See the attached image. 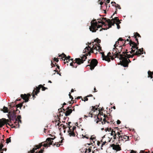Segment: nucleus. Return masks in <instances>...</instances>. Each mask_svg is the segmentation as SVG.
Here are the masks:
<instances>
[{"mask_svg":"<svg viewBox=\"0 0 153 153\" xmlns=\"http://www.w3.org/2000/svg\"><path fill=\"white\" fill-rule=\"evenodd\" d=\"M120 23H116V24L117 25V29H119L120 28V25H119V24Z\"/></svg>","mask_w":153,"mask_h":153,"instance_id":"nucleus-43","label":"nucleus"},{"mask_svg":"<svg viewBox=\"0 0 153 153\" xmlns=\"http://www.w3.org/2000/svg\"><path fill=\"white\" fill-rule=\"evenodd\" d=\"M16 111L13 110V113L10 115V118L9 117V118L10 120V123L11 122V120H12L13 121H17V118H16Z\"/></svg>","mask_w":153,"mask_h":153,"instance_id":"nucleus-17","label":"nucleus"},{"mask_svg":"<svg viewBox=\"0 0 153 153\" xmlns=\"http://www.w3.org/2000/svg\"><path fill=\"white\" fill-rule=\"evenodd\" d=\"M55 138V137L53 138L51 137H48L47 138L46 140L43 143L42 146L45 147H50L51 145L52 144L53 141L52 140Z\"/></svg>","mask_w":153,"mask_h":153,"instance_id":"nucleus-5","label":"nucleus"},{"mask_svg":"<svg viewBox=\"0 0 153 153\" xmlns=\"http://www.w3.org/2000/svg\"><path fill=\"white\" fill-rule=\"evenodd\" d=\"M62 110L64 111H65V109L63 108H60L59 109L58 111H59V112L60 113L59 115L60 116H61V112H62Z\"/></svg>","mask_w":153,"mask_h":153,"instance_id":"nucleus-37","label":"nucleus"},{"mask_svg":"<svg viewBox=\"0 0 153 153\" xmlns=\"http://www.w3.org/2000/svg\"><path fill=\"white\" fill-rule=\"evenodd\" d=\"M94 50H96L97 51H98L100 52L102 51L101 47L99 43H96V46L93 45L92 48H91V53H94Z\"/></svg>","mask_w":153,"mask_h":153,"instance_id":"nucleus-12","label":"nucleus"},{"mask_svg":"<svg viewBox=\"0 0 153 153\" xmlns=\"http://www.w3.org/2000/svg\"><path fill=\"white\" fill-rule=\"evenodd\" d=\"M100 142L99 141H97V145H98V146H100Z\"/></svg>","mask_w":153,"mask_h":153,"instance_id":"nucleus-61","label":"nucleus"},{"mask_svg":"<svg viewBox=\"0 0 153 153\" xmlns=\"http://www.w3.org/2000/svg\"><path fill=\"white\" fill-rule=\"evenodd\" d=\"M95 22H96V19H94V20H93V21H91V23Z\"/></svg>","mask_w":153,"mask_h":153,"instance_id":"nucleus-59","label":"nucleus"},{"mask_svg":"<svg viewBox=\"0 0 153 153\" xmlns=\"http://www.w3.org/2000/svg\"><path fill=\"white\" fill-rule=\"evenodd\" d=\"M4 145L2 143H1L0 145V148H2Z\"/></svg>","mask_w":153,"mask_h":153,"instance_id":"nucleus-58","label":"nucleus"},{"mask_svg":"<svg viewBox=\"0 0 153 153\" xmlns=\"http://www.w3.org/2000/svg\"><path fill=\"white\" fill-rule=\"evenodd\" d=\"M2 111L4 112V113H7L8 112V108L7 107H6L5 106H4L3 107V110H2Z\"/></svg>","mask_w":153,"mask_h":153,"instance_id":"nucleus-33","label":"nucleus"},{"mask_svg":"<svg viewBox=\"0 0 153 153\" xmlns=\"http://www.w3.org/2000/svg\"><path fill=\"white\" fill-rule=\"evenodd\" d=\"M121 135H118L117 136V138H118L119 139V141H120L121 140Z\"/></svg>","mask_w":153,"mask_h":153,"instance_id":"nucleus-45","label":"nucleus"},{"mask_svg":"<svg viewBox=\"0 0 153 153\" xmlns=\"http://www.w3.org/2000/svg\"><path fill=\"white\" fill-rule=\"evenodd\" d=\"M121 138V140H123V139L125 140V141L128 140L129 139L128 136L124 135L123 133H121V136L120 137Z\"/></svg>","mask_w":153,"mask_h":153,"instance_id":"nucleus-28","label":"nucleus"},{"mask_svg":"<svg viewBox=\"0 0 153 153\" xmlns=\"http://www.w3.org/2000/svg\"><path fill=\"white\" fill-rule=\"evenodd\" d=\"M81 57V58H76L74 61H73V60L72 61V62L70 63V65L72 66L74 68H76L77 67L76 65H80L81 64L83 63L86 59H87V57L85 55Z\"/></svg>","mask_w":153,"mask_h":153,"instance_id":"nucleus-3","label":"nucleus"},{"mask_svg":"<svg viewBox=\"0 0 153 153\" xmlns=\"http://www.w3.org/2000/svg\"><path fill=\"white\" fill-rule=\"evenodd\" d=\"M111 128H105V130L106 131H111Z\"/></svg>","mask_w":153,"mask_h":153,"instance_id":"nucleus-41","label":"nucleus"},{"mask_svg":"<svg viewBox=\"0 0 153 153\" xmlns=\"http://www.w3.org/2000/svg\"><path fill=\"white\" fill-rule=\"evenodd\" d=\"M103 117L104 118L102 120V121H101V123L102 125H104L106 123L108 124H114L113 123L114 120H113L111 119V118L110 119V118L108 117L107 115L104 114L103 115Z\"/></svg>","mask_w":153,"mask_h":153,"instance_id":"nucleus-8","label":"nucleus"},{"mask_svg":"<svg viewBox=\"0 0 153 153\" xmlns=\"http://www.w3.org/2000/svg\"><path fill=\"white\" fill-rule=\"evenodd\" d=\"M111 3L112 4V5L113 6H114L115 7V6H116V3L115 2H111Z\"/></svg>","mask_w":153,"mask_h":153,"instance_id":"nucleus-49","label":"nucleus"},{"mask_svg":"<svg viewBox=\"0 0 153 153\" xmlns=\"http://www.w3.org/2000/svg\"><path fill=\"white\" fill-rule=\"evenodd\" d=\"M106 143V142L105 141L104 142H103V143H102V144L101 145V148H102L103 146V145H105V144ZM101 149H102V148H101Z\"/></svg>","mask_w":153,"mask_h":153,"instance_id":"nucleus-48","label":"nucleus"},{"mask_svg":"<svg viewBox=\"0 0 153 153\" xmlns=\"http://www.w3.org/2000/svg\"><path fill=\"white\" fill-rule=\"evenodd\" d=\"M107 56H111V53L110 52H109L108 53V54H107Z\"/></svg>","mask_w":153,"mask_h":153,"instance_id":"nucleus-55","label":"nucleus"},{"mask_svg":"<svg viewBox=\"0 0 153 153\" xmlns=\"http://www.w3.org/2000/svg\"><path fill=\"white\" fill-rule=\"evenodd\" d=\"M103 113L102 112H99V113L97 116V119L96 121V123H98L99 122H101V121H102V118L101 117V116H103Z\"/></svg>","mask_w":153,"mask_h":153,"instance_id":"nucleus-21","label":"nucleus"},{"mask_svg":"<svg viewBox=\"0 0 153 153\" xmlns=\"http://www.w3.org/2000/svg\"><path fill=\"white\" fill-rule=\"evenodd\" d=\"M101 19L102 20H103V21H105V22H106L108 23V25H107V27H106V26H105V27H104L103 28H102V29L105 30H107L109 28H109V22H108V19H107L106 18H104V17L101 18Z\"/></svg>","mask_w":153,"mask_h":153,"instance_id":"nucleus-26","label":"nucleus"},{"mask_svg":"<svg viewBox=\"0 0 153 153\" xmlns=\"http://www.w3.org/2000/svg\"><path fill=\"white\" fill-rule=\"evenodd\" d=\"M56 146L57 147H59V146H60V144H58V143H57V144H56Z\"/></svg>","mask_w":153,"mask_h":153,"instance_id":"nucleus-63","label":"nucleus"},{"mask_svg":"<svg viewBox=\"0 0 153 153\" xmlns=\"http://www.w3.org/2000/svg\"><path fill=\"white\" fill-rule=\"evenodd\" d=\"M115 7L116 8V11L115 12V13L113 14V15H114V14H116L117 13V8L120 9H121V7L120 6V5L118 4H117L116 6H115Z\"/></svg>","mask_w":153,"mask_h":153,"instance_id":"nucleus-30","label":"nucleus"},{"mask_svg":"<svg viewBox=\"0 0 153 153\" xmlns=\"http://www.w3.org/2000/svg\"><path fill=\"white\" fill-rule=\"evenodd\" d=\"M16 118H17V121L18 120H21L20 119L21 118V116L20 115H18Z\"/></svg>","mask_w":153,"mask_h":153,"instance_id":"nucleus-44","label":"nucleus"},{"mask_svg":"<svg viewBox=\"0 0 153 153\" xmlns=\"http://www.w3.org/2000/svg\"><path fill=\"white\" fill-rule=\"evenodd\" d=\"M62 127L64 129H65L67 128V127L63 125Z\"/></svg>","mask_w":153,"mask_h":153,"instance_id":"nucleus-62","label":"nucleus"},{"mask_svg":"<svg viewBox=\"0 0 153 153\" xmlns=\"http://www.w3.org/2000/svg\"><path fill=\"white\" fill-rule=\"evenodd\" d=\"M31 96V95L30 94H22L21 95V97L24 100L25 102H27L29 101V99Z\"/></svg>","mask_w":153,"mask_h":153,"instance_id":"nucleus-15","label":"nucleus"},{"mask_svg":"<svg viewBox=\"0 0 153 153\" xmlns=\"http://www.w3.org/2000/svg\"><path fill=\"white\" fill-rule=\"evenodd\" d=\"M94 42H97V43H100L101 42V40L98 39V38H97L94 40Z\"/></svg>","mask_w":153,"mask_h":153,"instance_id":"nucleus-40","label":"nucleus"},{"mask_svg":"<svg viewBox=\"0 0 153 153\" xmlns=\"http://www.w3.org/2000/svg\"><path fill=\"white\" fill-rule=\"evenodd\" d=\"M44 148H43L42 149H41L40 151H39L37 153H43L44 152Z\"/></svg>","mask_w":153,"mask_h":153,"instance_id":"nucleus-42","label":"nucleus"},{"mask_svg":"<svg viewBox=\"0 0 153 153\" xmlns=\"http://www.w3.org/2000/svg\"><path fill=\"white\" fill-rule=\"evenodd\" d=\"M92 142H93L92 141V140H90V143H87L86 144V145H88L89 146L91 144H92L91 143H92Z\"/></svg>","mask_w":153,"mask_h":153,"instance_id":"nucleus-60","label":"nucleus"},{"mask_svg":"<svg viewBox=\"0 0 153 153\" xmlns=\"http://www.w3.org/2000/svg\"><path fill=\"white\" fill-rule=\"evenodd\" d=\"M128 44H129L130 46H131V50L129 51V53L131 54L134 53L136 50L138 49V45H137L136 43L133 42L132 40H130Z\"/></svg>","mask_w":153,"mask_h":153,"instance_id":"nucleus-7","label":"nucleus"},{"mask_svg":"<svg viewBox=\"0 0 153 153\" xmlns=\"http://www.w3.org/2000/svg\"><path fill=\"white\" fill-rule=\"evenodd\" d=\"M101 53L102 54V57L103 60H105L108 62L111 61L110 57L107 56H105L104 52H102Z\"/></svg>","mask_w":153,"mask_h":153,"instance_id":"nucleus-24","label":"nucleus"},{"mask_svg":"<svg viewBox=\"0 0 153 153\" xmlns=\"http://www.w3.org/2000/svg\"><path fill=\"white\" fill-rule=\"evenodd\" d=\"M92 108L91 109V111L90 112L89 114V116H87L86 115H85V116L86 117H92L93 116V114L92 113L93 112H94L95 110H97L98 109L97 108H95V106H92Z\"/></svg>","mask_w":153,"mask_h":153,"instance_id":"nucleus-23","label":"nucleus"},{"mask_svg":"<svg viewBox=\"0 0 153 153\" xmlns=\"http://www.w3.org/2000/svg\"><path fill=\"white\" fill-rule=\"evenodd\" d=\"M134 38H138V37H141V36H140L139 34L138 33H137V32L136 33H135V34L134 35Z\"/></svg>","mask_w":153,"mask_h":153,"instance_id":"nucleus-35","label":"nucleus"},{"mask_svg":"<svg viewBox=\"0 0 153 153\" xmlns=\"http://www.w3.org/2000/svg\"><path fill=\"white\" fill-rule=\"evenodd\" d=\"M112 53L113 55L112 56H110V57L111 58V59L112 60H114V58L117 57L119 59L120 55L122 54V53H118V52H117L115 53V51L114 52L113 51V52Z\"/></svg>","mask_w":153,"mask_h":153,"instance_id":"nucleus-16","label":"nucleus"},{"mask_svg":"<svg viewBox=\"0 0 153 153\" xmlns=\"http://www.w3.org/2000/svg\"><path fill=\"white\" fill-rule=\"evenodd\" d=\"M81 98H82V101H83V99L82 98V97L81 96H80V97H78L77 98V99H80Z\"/></svg>","mask_w":153,"mask_h":153,"instance_id":"nucleus-57","label":"nucleus"},{"mask_svg":"<svg viewBox=\"0 0 153 153\" xmlns=\"http://www.w3.org/2000/svg\"><path fill=\"white\" fill-rule=\"evenodd\" d=\"M111 146L112 147L113 149L117 151H120L121 150V147L119 145H115L113 144L111 145Z\"/></svg>","mask_w":153,"mask_h":153,"instance_id":"nucleus-22","label":"nucleus"},{"mask_svg":"<svg viewBox=\"0 0 153 153\" xmlns=\"http://www.w3.org/2000/svg\"><path fill=\"white\" fill-rule=\"evenodd\" d=\"M143 54V53L141 52H139V51H136V52H134V55H137V56H140V55Z\"/></svg>","mask_w":153,"mask_h":153,"instance_id":"nucleus-31","label":"nucleus"},{"mask_svg":"<svg viewBox=\"0 0 153 153\" xmlns=\"http://www.w3.org/2000/svg\"><path fill=\"white\" fill-rule=\"evenodd\" d=\"M91 47L89 46L86 47V48L84 49L85 52H88L87 53H86L85 55H83L82 56H83L84 55H85L87 57V56L88 55L90 56L91 54Z\"/></svg>","mask_w":153,"mask_h":153,"instance_id":"nucleus-18","label":"nucleus"},{"mask_svg":"<svg viewBox=\"0 0 153 153\" xmlns=\"http://www.w3.org/2000/svg\"><path fill=\"white\" fill-rule=\"evenodd\" d=\"M152 72L150 71H149L148 72V77H150L151 78H152L153 77H152Z\"/></svg>","mask_w":153,"mask_h":153,"instance_id":"nucleus-32","label":"nucleus"},{"mask_svg":"<svg viewBox=\"0 0 153 153\" xmlns=\"http://www.w3.org/2000/svg\"><path fill=\"white\" fill-rule=\"evenodd\" d=\"M45 85L44 84L43 85H39L38 87H36V88L35 89L33 92V98L36 97L35 95H37L40 92V88H42V91H44L46 89H48V88L45 87L43 86Z\"/></svg>","mask_w":153,"mask_h":153,"instance_id":"nucleus-4","label":"nucleus"},{"mask_svg":"<svg viewBox=\"0 0 153 153\" xmlns=\"http://www.w3.org/2000/svg\"><path fill=\"white\" fill-rule=\"evenodd\" d=\"M14 125L13 124H12L11 125L10 124L9 126H11L12 128H19V127L20 125L19 124V122L18 121H16L14 122Z\"/></svg>","mask_w":153,"mask_h":153,"instance_id":"nucleus-25","label":"nucleus"},{"mask_svg":"<svg viewBox=\"0 0 153 153\" xmlns=\"http://www.w3.org/2000/svg\"><path fill=\"white\" fill-rule=\"evenodd\" d=\"M10 121L9 120H6L5 118H3L1 119L0 120V128L2 127L5 124H6L7 125L8 124L9 125L10 124L8 123H7V122L8 123Z\"/></svg>","mask_w":153,"mask_h":153,"instance_id":"nucleus-14","label":"nucleus"},{"mask_svg":"<svg viewBox=\"0 0 153 153\" xmlns=\"http://www.w3.org/2000/svg\"><path fill=\"white\" fill-rule=\"evenodd\" d=\"M102 23V24L104 25V27H105V26H106V27H107V25L106 24L105 22H104L103 21H98V22L97 23Z\"/></svg>","mask_w":153,"mask_h":153,"instance_id":"nucleus-34","label":"nucleus"},{"mask_svg":"<svg viewBox=\"0 0 153 153\" xmlns=\"http://www.w3.org/2000/svg\"><path fill=\"white\" fill-rule=\"evenodd\" d=\"M124 40L122 38H120L116 42L114 45V48L113 49V51H115V53L118 52V53H121L124 51L123 47L126 46V42L124 43L122 42V44H120V42H122Z\"/></svg>","mask_w":153,"mask_h":153,"instance_id":"nucleus-2","label":"nucleus"},{"mask_svg":"<svg viewBox=\"0 0 153 153\" xmlns=\"http://www.w3.org/2000/svg\"><path fill=\"white\" fill-rule=\"evenodd\" d=\"M24 101L22 103H20L16 105V110L15 111L17 112L16 113H20V111L17 109V108L19 107L20 109H21V107L23 106V104L24 103Z\"/></svg>","mask_w":153,"mask_h":153,"instance_id":"nucleus-27","label":"nucleus"},{"mask_svg":"<svg viewBox=\"0 0 153 153\" xmlns=\"http://www.w3.org/2000/svg\"><path fill=\"white\" fill-rule=\"evenodd\" d=\"M88 97H87V96L85 97L84 98L85 100H83V101H84L85 102L86 101H87L88 100Z\"/></svg>","mask_w":153,"mask_h":153,"instance_id":"nucleus-46","label":"nucleus"},{"mask_svg":"<svg viewBox=\"0 0 153 153\" xmlns=\"http://www.w3.org/2000/svg\"><path fill=\"white\" fill-rule=\"evenodd\" d=\"M96 139V137H93V136L92 135L91 137L90 138V140H92L94 143V140Z\"/></svg>","mask_w":153,"mask_h":153,"instance_id":"nucleus-36","label":"nucleus"},{"mask_svg":"<svg viewBox=\"0 0 153 153\" xmlns=\"http://www.w3.org/2000/svg\"><path fill=\"white\" fill-rule=\"evenodd\" d=\"M68 131V135L70 137H74L75 136V134L74 132V131L76 129V127L75 126H74L71 128V127H70Z\"/></svg>","mask_w":153,"mask_h":153,"instance_id":"nucleus-13","label":"nucleus"},{"mask_svg":"<svg viewBox=\"0 0 153 153\" xmlns=\"http://www.w3.org/2000/svg\"><path fill=\"white\" fill-rule=\"evenodd\" d=\"M127 49H124L122 54L120 55L119 59L120 61V64L124 67L128 66V64L131 62V61L128 59L130 57L133 58L135 55H134V52L132 55L128 54L129 52H128Z\"/></svg>","mask_w":153,"mask_h":153,"instance_id":"nucleus-1","label":"nucleus"},{"mask_svg":"<svg viewBox=\"0 0 153 153\" xmlns=\"http://www.w3.org/2000/svg\"><path fill=\"white\" fill-rule=\"evenodd\" d=\"M91 151V149L90 148H89L88 149H85V153L87 152H90Z\"/></svg>","mask_w":153,"mask_h":153,"instance_id":"nucleus-39","label":"nucleus"},{"mask_svg":"<svg viewBox=\"0 0 153 153\" xmlns=\"http://www.w3.org/2000/svg\"><path fill=\"white\" fill-rule=\"evenodd\" d=\"M137 41V43H136V44L137 45H139V42L138 41V39L137 38H134Z\"/></svg>","mask_w":153,"mask_h":153,"instance_id":"nucleus-50","label":"nucleus"},{"mask_svg":"<svg viewBox=\"0 0 153 153\" xmlns=\"http://www.w3.org/2000/svg\"><path fill=\"white\" fill-rule=\"evenodd\" d=\"M72 109H70V110H67L65 113V116H67L71 114L72 112Z\"/></svg>","mask_w":153,"mask_h":153,"instance_id":"nucleus-29","label":"nucleus"},{"mask_svg":"<svg viewBox=\"0 0 153 153\" xmlns=\"http://www.w3.org/2000/svg\"><path fill=\"white\" fill-rule=\"evenodd\" d=\"M108 21L109 22V28H111V27L112 25H114L115 23V22H116L117 23H121L118 17H115L114 18H113L111 20L108 19Z\"/></svg>","mask_w":153,"mask_h":153,"instance_id":"nucleus-11","label":"nucleus"},{"mask_svg":"<svg viewBox=\"0 0 153 153\" xmlns=\"http://www.w3.org/2000/svg\"><path fill=\"white\" fill-rule=\"evenodd\" d=\"M131 153H136V152L133 150H132L131 152Z\"/></svg>","mask_w":153,"mask_h":153,"instance_id":"nucleus-64","label":"nucleus"},{"mask_svg":"<svg viewBox=\"0 0 153 153\" xmlns=\"http://www.w3.org/2000/svg\"><path fill=\"white\" fill-rule=\"evenodd\" d=\"M119 135H121V133H120L119 132L117 131L116 132L115 131H114L112 130L111 132V135H113L114 137V140H115L117 139V134Z\"/></svg>","mask_w":153,"mask_h":153,"instance_id":"nucleus-20","label":"nucleus"},{"mask_svg":"<svg viewBox=\"0 0 153 153\" xmlns=\"http://www.w3.org/2000/svg\"><path fill=\"white\" fill-rule=\"evenodd\" d=\"M58 57H61V59H62V60L64 61V63L65 64H66V63H68L69 61H70V60L71 61L73 60V59H70L71 56H67L66 55L63 53L62 54L59 55Z\"/></svg>","mask_w":153,"mask_h":153,"instance_id":"nucleus-9","label":"nucleus"},{"mask_svg":"<svg viewBox=\"0 0 153 153\" xmlns=\"http://www.w3.org/2000/svg\"><path fill=\"white\" fill-rule=\"evenodd\" d=\"M51 65L52 66V67H55V65L56 64V63H55V64H54L52 63V61H51Z\"/></svg>","mask_w":153,"mask_h":153,"instance_id":"nucleus-47","label":"nucleus"},{"mask_svg":"<svg viewBox=\"0 0 153 153\" xmlns=\"http://www.w3.org/2000/svg\"><path fill=\"white\" fill-rule=\"evenodd\" d=\"M140 153H148L147 152H145L143 150L140 151Z\"/></svg>","mask_w":153,"mask_h":153,"instance_id":"nucleus-54","label":"nucleus"},{"mask_svg":"<svg viewBox=\"0 0 153 153\" xmlns=\"http://www.w3.org/2000/svg\"><path fill=\"white\" fill-rule=\"evenodd\" d=\"M137 50H138L137 51H139V52H141V53H143V51H142L141 50V49H139L138 48V49H137Z\"/></svg>","mask_w":153,"mask_h":153,"instance_id":"nucleus-51","label":"nucleus"},{"mask_svg":"<svg viewBox=\"0 0 153 153\" xmlns=\"http://www.w3.org/2000/svg\"><path fill=\"white\" fill-rule=\"evenodd\" d=\"M102 25H97V22L91 23V26L89 27L90 30L92 32H95L98 30V28L101 27Z\"/></svg>","mask_w":153,"mask_h":153,"instance_id":"nucleus-6","label":"nucleus"},{"mask_svg":"<svg viewBox=\"0 0 153 153\" xmlns=\"http://www.w3.org/2000/svg\"><path fill=\"white\" fill-rule=\"evenodd\" d=\"M121 123V121L119 120H118L117 121V124H120V123Z\"/></svg>","mask_w":153,"mask_h":153,"instance_id":"nucleus-56","label":"nucleus"},{"mask_svg":"<svg viewBox=\"0 0 153 153\" xmlns=\"http://www.w3.org/2000/svg\"><path fill=\"white\" fill-rule=\"evenodd\" d=\"M11 137L7 139L6 140V143H9L11 142Z\"/></svg>","mask_w":153,"mask_h":153,"instance_id":"nucleus-38","label":"nucleus"},{"mask_svg":"<svg viewBox=\"0 0 153 153\" xmlns=\"http://www.w3.org/2000/svg\"><path fill=\"white\" fill-rule=\"evenodd\" d=\"M43 145V143H41L39 144L38 145H36L35 147L33 148V149L30 151V153H34L35 150H36L40 148Z\"/></svg>","mask_w":153,"mask_h":153,"instance_id":"nucleus-19","label":"nucleus"},{"mask_svg":"<svg viewBox=\"0 0 153 153\" xmlns=\"http://www.w3.org/2000/svg\"><path fill=\"white\" fill-rule=\"evenodd\" d=\"M69 96L70 98L71 99V100H72L73 99V97L72 96H71V93H69Z\"/></svg>","mask_w":153,"mask_h":153,"instance_id":"nucleus-52","label":"nucleus"},{"mask_svg":"<svg viewBox=\"0 0 153 153\" xmlns=\"http://www.w3.org/2000/svg\"><path fill=\"white\" fill-rule=\"evenodd\" d=\"M98 63L97 60L96 59H93L90 62V60L89 59L88 61V63H90V64L87 65L86 66H90V69L92 70L97 65Z\"/></svg>","mask_w":153,"mask_h":153,"instance_id":"nucleus-10","label":"nucleus"},{"mask_svg":"<svg viewBox=\"0 0 153 153\" xmlns=\"http://www.w3.org/2000/svg\"><path fill=\"white\" fill-rule=\"evenodd\" d=\"M54 61L57 62H58L59 61L58 59V58H56L55 57L54 59Z\"/></svg>","mask_w":153,"mask_h":153,"instance_id":"nucleus-53","label":"nucleus"}]
</instances>
